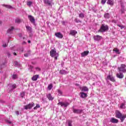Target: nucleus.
<instances>
[{
  "label": "nucleus",
  "mask_w": 126,
  "mask_h": 126,
  "mask_svg": "<svg viewBox=\"0 0 126 126\" xmlns=\"http://www.w3.org/2000/svg\"><path fill=\"white\" fill-rule=\"evenodd\" d=\"M5 64H6V63H2L1 64V68H2V67H4L5 66Z\"/></svg>",
  "instance_id": "obj_44"
},
{
  "label": "nucleus",
  "mask_w": 126,
  "mask_h": 126,
  "mask_svg": "<svg viewBox=\"0 0 126 126\" xmlns=\"http://www.w3.org/2000/svg\"><path fill=\"white\" fill-rule=\"evenodd\" d=\"M80 90L82 91V92H88L89 91V89H88V87L86 86H83L80 87Z\"/></svg>",
  "instance_id": "obj_9"
},
{
  "label": "nucleus",
  "mask_w": 126,
  "mask_h": 126,
  "mask_svg": "<svg viewBox=\"0 0 126 126\" xmlns=\"http://www.w3.org/2000/svg\"><path fill=\"white\" fill-rule=\"evenodd\" d=\"M2 46L3 48H5L7 46V45H6L5 43H4Z\"/></svg>",
  "instance_id": "obj_52"
},
{
  "label": "nucleus",
  "mask_w": 126,
  "mask_h": 126,
  "mask_svg": "<svg viewBox=\"0 0 126 126\" xmlns=\"http://www.w3.org/2000/svg\"><path fill=\"white\" fill-rule=\"evenodd\" d=\"M5 7H6L7 8H9V9L13 8L12 6L10 5H5Z\"/></svg>",
  "instance_id": "obj_35"
},
{
  "label": "nucleus",
  "mask_w": 126,
  "mask_h": 126,
  "mask_svg": "<svg viewBox=\"0 0 126 126\" xmlns=\"http://www.w3.org/2000/svg\"><path fill=\"white\" fill-rule=\"evenodd\" d=\"M114 51L117 54H120V50H119V49H116Z\"/></svg>",
  "instance_id": "obj_46"
},
{
  "label": "nucleus",
  "mask_w": 126,
  "mask_h": 126,
  "mask_svg": "<svg viewBox=\"0 0 126 126\" xmlns=\"http://www.w3.org/2000/svg\"><path fill=\"white\" fill-rule=\"evenodd\" d=\"M41 106H40L39 104H36V106L33 108V110H37V109H39V108H40Z\"/></svg>",
  "instance_id": "obj_37"
},
{
  "label": "nucleus",
  "mask_w": 126,
  "mask_h": 126,
  "mask_svg": "<svg viewBox=\"0 0 126 126\" xmlns=\"http://www.w3.org/2000/svg\"><path fill=\"white\" fill-rule=\"evenodd\" d=\"M15 88H16V84H14L10 86L9 89L10 91H12V90L15 89Z\"/></svg>",
  "instance_id": "obj_22"
},
{
  "label": "nucleus",
  "mask_w": 126,
  "mask_h": 126,
  "mask_svg": "<svg viewBox=\"0 0 126 126\" xmlns=\"http://www.w3.org/2000/svg\"><path fill=\"white\" fill-rule=\"evenodd\" d=\"M55 36L57 38H59V39H62L63 37V35L61 32H56Z\"/></svg>",
  "instance_id": "obj_13"
},
{
  "label": "nucleus",
  "mask_w": 126,
  "mask_h": 126,
  "mask_svg": "<svg viewBox=\"0 0 126 126\" xmlns=\"http://www.w3.org/2000/svg\"><path fill=\"white\" fill-rule=\"evenodd\" d=\"M74 21H75L76 22V23H81V21H80V20L77 19V18H76L74 20Z\"/></svg>",
  "instance_id": "obj_39"
},
{
  "label": "nucleus",
  "mask_w": 126,
  "mask_h": 126,
  "mask_svg": "<svg viewBox=\"0 0 126 126\" xmlns=\"http://www.w3.org/2000/svg\"><path fill=\"white\" fill-rule=\"evenodd\" d=\"M20 96L22 98H23V97H24V96H25V93L24 92L21 93Z\"/></svg>",
  "instance_id": "obj_41"
},
{
  "label": "nucleus",
  "mask_w": 126,
  "mask_h": 126,
  "mask_svg": "<svg viewBox=\"0 0 126 126\" xmlns=\"http://www.w3.org/2000/svg\"><path fill=\"white\" fill-rule=\"evenodd\" d=\"M106 1H107V0H101L102 4H105Z\"/></svg>",
  "instance_id": "obj_45"
},
{
  "label": "nucleus",
  "mask_w": 126,
  "mask_h": 126,
  "mask_svg": "<svg viewBox=\"0 0 126 126\" xmlns=\"http://www.w3.org/2000/svg\"><path fill=\"white\" fill-rule=\"evenodd\" d=\"M121 11L122 14H123L125 12V11H124V9H121Z\"/></svg>",
  "instance_id": "obj_54"
},
{
  "label": "nucleus",
  "mask_w": 126,
  "mask_h": 126,
  "mask_svg": "<svg viewBox=\"0 0 126 126\" xmlns=\"http://www.w3.org/2000/svg\"><path fill=\"white\" fill-rule=\"evenodd\" d=\"M60 74H67L68 73V72L64 70H61L60 71Z\"/></svg>",
  "instance_id": "obj_24"
},
{
  "label": "nucleus",
  "mask_w": 126,
  "mask_h": 126,
  "mask_svg": "<svg viewBox=\"0 0 126 126\" xmlns=\"http://www.w3.org/2000/svg\"><path fill=\"white\" fill-rule=\"evenodd\" d=\"M109 122L112 124H118L119 123V120L115 119L114 117H112L109 119Z\"/></svg>",
  "instance_id": "obj_10"
},
{
  "label": "nucleus",
  "mask_w": 126,
  "mask_h": 126,
  "mask_svg": "<svg viewBox=\"0 0 126 126\" xmlns=\"http://www.w3.org/2000/svg\"><path fill=\"white\" fill-rule=\"evenodd\" d=\"M14 64H15V65H16L17 66H19V65H20L19 63L18 62H17V61L14 62Z\"/></svg>",
  "instance_id": "obj_43"
},
{
  "label": "nucleus",
  "mask_w": 126,
  "mask_h": 126,
  "mask_svg": "<svg viewBox=\"0 0 126 126\" xmlns=\"http://www.w3.org/2000/svg\"><path fill=\"white\" fill-rule=\"evenodd\" d=\"M26 28L27 29V32L28 33H32V28L29 26H26Z\"/></svg>",
  "instance_id": "obj_15"
},
{
  "label": "nucleus",
  "mask_w": 126,
  "mask_h": 126,
  "mask_svg": "<svg viewBox=\"0 0 126 126\" xmlns=\"http://www.w3.org/2000/svg\"><path fill=\"white\" fill-rule=\"evenodd\" d=\"M116 76L118 78H120V79L124 78V75L120 72L116 74Z\"/></svg>",
  "instance_id": "obj_17"
},
{
  "label": "nucleus",
  "mask_w": 126,
  "mask_h": 126,
  "mask_svg": "<svg viewBox=\"0 0 126 126\" xmlns=\"http://www.w3.org/2000/svg\"><path fill=\"white\" fill-rule=\"evenodd\" d=\"M107 30H109V27L107 25L102 24L99 30V32H106Z\"/></svg>",
  "instance_id": "obj_2"
},
{
  "label": "nucleus",
  "mask_w": 126,
  "mask_h": 126,
  "mask_svg": "<svg viewBox=\"0 0 126 126\" xmlns=\"http://www.w3.org/2000/svg\"><path fill=\"white\" fill-rule=\"evenodd\" d=\"M118 26L119 27H120V28H121V29H123V28H125V26H122V25H118Z\"/></svg>",
  "instance_id": "obj_47"
},
{
  "label": "nucleus",
  "mask_w": 126,
  "mask_h": 126,
  "mask_svg": "<svg viewBox=\"0 0 126 126\" xmlns=\"http://www.w3.org/2000/svg\"><path fill=\"white\" fill-rule=\"evenodd\" d=\"M94 41H100L102 39V36L97 35L94 36Z\"/></svg>",
  "instance_id": "obj_14"
},
{
  "label": "nucleus",
  "mask_w": 126,
  "mask_h": 126,
  "mask_svg": "<svg viewBox=\"0 0 126 126\" xmlns=\"http://www.w3.org/2000/svg\"><path fill=\"white\" fill-rule=\"evenodd\" d=\"M33 3V2L31 1H28L27 2V5L28 6H31V5H32Z\"/></svg>",
  "instance_id": "obj_30"
},
{
  "label": "nucleus",
  "mask_w": 126,
  "mask_h": 126,
  "mask_svg": "<svg viewBox=\"0 0 126 126\" xmlns=\"http://www.w3.org/2000/svg\"><path fill=\"white\" fill-rule=\"evenodd\" d=\"M58 105H60L62 107L66 108L67 106H69V103L68 102H59Z\"/></svg>",
  "instance_id": "obj_4"
},
{
  "label": "nucleus",
  "mask_w": 126,
  "mask_h": 126,
  "mask_svg": "<svg viewBox=\"0 0 126 126\" xmlns=\"http://www.w3.org/2000/svg\"><path fill=\"white\" fill-rule=\"evenodd\" d=\"M12 78L13 79H16V78H17V75H16V74H13L12 76Z\"/></svg>",
  "instance_id": "obj_38"
},
{
  "label": "nucleus",
  "mask_w": 126,
  "mask_h": 126,
  "mask_svg": "<svg viewBox=\"0 0 126 126\" xmlns=\"http://www.w3.org/2000/svg\"><path fill=\"white\" fill-rule=\"evenodd\" d=\"M77 34V32L75 30H71L70 31V34L72 36H75Z\"/></svg>",
  "instance_id": "obj_21"
},
{
  "label": "nucleus",
  "mask_w": 126,
  "mask_h": 126,
  "mask_svg": "<svg viewBox=\"0 0 126 126\" xmlns=\"http://www.w3.org/2000/svg\"><path fill=\"white\" fill-rule=\"evenodd\" d=\"M64 65V62H62L61 66H63Z\"/></svg>",
  "instance_id": "obj_53"
},
{
  "label": "nucleus",
  "mask_w": 126,
  "mask_h": 126,
  "mask_svg": "<svg viewBox=\"0 0 126 126\" xmlns=\"http://www.w3.org/2000/svg\"><path fill=\"white\" fill-rule=\"evenodd\" d=\"M7 55L9 57H10V54L9 53H7Z\"/></svg>",
  "instance_id": "obj_60"
},
{
  "label": "nucleus",
  "mask_w": 126,
  "mask_h": 126,
  "mask_svg": "<svg viewBox=\"0 0 126 126\" xmlns=\"http://www.w3.org/2000/svg\"><path fill=\"white\" fill-rule=\"evenodd\" d=\"M85 16V14H84V13H81L79 14V17L80 18H82V19L84 18Z\"/></svg>",
  "instance_id": "obj_28"
},
{
  "label": "nucleus",
  "mask_w": 126,
  "mask_h": 126,
  "mask_svg": "<svg viewBox=\"0 0 126 126\" xmlns=\"http://www.w3.org/2000/svg\"><path fill=\"white\" fill-rule=\"evenodd\" d=\"M123 116V114L120 112V111H117L116 113V117L118 118V119H120L122 116Z\"/></svg>",
  "instance_id": "obj_18"
},
{
  "label": "nucleus",
  "mask_w": 126,
  "mask_h": 126,
  "mask_svg": "<svg viewBox=\"0 0 126 126\" xmlns=\"http://www.w3.org/2000/svg\"><path fill=\"white\" fill-rule=\"evenodd\" d=\"M118 69L119 71H121L122 72H126V66L124 64H122L120 67H118Z\"/></svg>",
  "instance_id": "obj_5"
},
{
  "label": "nucleus",
  "mask_w": 126,
  "mask_h": 126,
  "mask_svg": "<svg viewBox=\"0 0 126 126\" xmlns=\"http://www.w3.org/2000/svg\"><path fill=\"white\" fill-rule=\"evenodd\" d=\"M29 33V35H30V37H32V32H31V33Z\"/></svg>",
  "instance_id": "obj_57"
},
{
  "label": "nucleus",
  "mask_w": 126,
  "mask_h": 126,
  "mask_svg": "<svg viewBox=\"0 0 126 126\" xmlns=\"http://www.w3.org/2000/svg\"><path fill=\"white\" fill-rule=\"evenodd\" d=\"M15 113L16 114V115H17V116L19 115V111H16L15 112Z\"/></svg>",
  "instance_id": "obj_51"
},
{
  "label": "nucleus",
  "mask_w": 126,
  "mask_h": 126,
  "mask_svg": "<svg viewBox=\"0 0 126 126\" xmlns=\"http://www.w3.org/2000/svg\"><path fill=\"white\" fill-rule=\"evenodd\" d=\"M68 126H72V121L69 120L67 121Z\"/></svg>",
  "instance_id": "obj_32"
},
{
  "label": "nucleus",
  "mask_w": 126,
  "mask_h": 126,
  "mask_svg": "<svg viewBox=\"0 0 126 126\" xmlns=\"http://www.w3.org/2000/svg\"><path fill=\"white\" fill-rule=\"evenodd\" d=\"M35 69L37 71H40L41 70V68H40V67H35Z\"/></svg>",
  "instance_id": "obj_48"
},
{
  "label": "nucleus",
  "mask_w": 126,
  "mask_h": 126,
  "mask_svg": "<svg viewBox=\"0 0 126 126\" xmlns=\"http://www.w3.org/2000/svg\"><path fill=\"white\" fill-rule=\"evenodd\" d=\"M20 51H21V52H23V51H24V49L23 48V47H21L20 49Z\"/></svg>",
  "instance_id": "obj_50"
},
{
  "label": "nucleus",
  "mask_w": 126,
  "mask_h": 126,
  "mask_svg": "<svg viewBox=\"0 0 126 126\" xmlns=\"http://www.w3.org/2000/svg\"><path fill=\"white\" fill-rule=\"evenodd\" d=\"M89 54V51H84L81 54V57H86Z\"/></svg>",
  "instance_id": "obj_23"
},
{
  "label": "nucleus",
  "mask_w": 126,
  "mask_h": 126,
  "mask_svg": "<svg viewBox=\"0 0 126 126\" xmlns=\"http://www.w3.org/2000/svg\"><path fill=\"white\" fill-rule=\"evenodd\" d=\"M8 42H9V40H8Z\"/></svg>",
  "instance_id": "obj_63"
},
{
  "label": "nucleus",
  "mask_w": 126,
  "mask_h": 126,
  "mask_svg": "<svg viewBox=\"0 0 126 126\" xmlns=\"http://www.w3.org/2000/svg\"><path fill=\"white\" fill-rule=\"evenodd\" d=\"M0 24H1V21H0Z\"/></svg>",
  "instance_id": "obj_62"
},
{
  "label": "nucleus",
  "mask_w": 126,
  "mask_h": 126,
  "mask_svg": "<svg viewBox=\"0 0 126 126\" xmlns=\"http://www.w3.org/2000/svg\"><path fill=\"white\" fill-rule=\"evenodd\" d=\"M28 43H31V41L30 40H29Z\"/></svg>",
  "instance_id": "obj_61"
},
{
  "label": "nucleus",
  "mask_w": 126,
  "mask_h": 126,
  "mask_svg": "<svg viewBox=\"0 0 126 126\" xmlns=\"http://www.w3.org/2000/svg\"><path fill=\"white\" fill-rule=\"evenodd\" d=\"M31 54V51L30 50H29L27 53L24 54V57H26L27 58L28 57H29V56H30Z\"/></svg>",
  "instance_id": "obj_27"
},
{
  "label": "nucleus",
  "mask_w": 126,
  "mask_h": 126,
  "mask_svg": "<svg viewBox=\"0 0 126 126\" xmlns=\"http://www.w3.org/2000/svg\"><path fill=\"white\" fill-rule=\"evenodd\" d=\"M80 95L81 98H86L87 97V94L82 92L80 93Z\"/></svg>",
  "instance_id": "obj_16"
},
{
  "label": "nucleus",
  "mask_w": 126,
  "mask_h": 126,
  "mask_svg": "<svg viewBox=\"0 0 126 126\" xmlns=\"http://www.w3.org/2000/svg\"><path fill=\"white\" fill-rule=\"evenodd\" d=\"M19 36L20 37V38L22 37V34L19 33Z\"/></svg>",
  "instance_id": "obj_56"
},
{
  "label": "nucleus",
  "mask_w": 126,
  "mask_h": 126,
  "mask_svg": "<svg viewBox=\"0 0 126 126\" xmlns=\"http://www.w3.org/2000/svg\"><path fill=\"white\" fill-rule=\"evenodd\" d=\"M28 18L32 23H35V18L32 15H29Z\"/></svg>",
  "instance_id": "obj_12"
},
{
  "label": "nucleus",
  "mask_w": 126,
  "mask_h": 126,
  "mask_svg": "<svg viewBox=\"0 0 126 126\" xmlns=\"http://www.w3.org/2000/svg\"><path fill=\"white\" fill-rule=\"evenodd\" d=\"M105 18H110V13H106L104 14Z\"/></svg>",
  "instance_id": "obj_31"
},
{
  "label": "nucleus",
  "mask_w": 126,
  "mask_h": 126,
  "mask_svg": "<svg viewBox=\"0 0 126 126\" xmlns=\"http://www.w3.org/2000/svg\"><path fill=\"white\" fill-rule=\"evenodd\" d=\"M29 70H30L31 72L33 71V66L30 65L29 68Z\"/></svg>",
  "instance_id": "obj_40"
},
{
  "label": "nucleus",
  "mask_w": 126,
  "mask_h": 126,
  "mask_svg": "<svg viewBox=\"0 0 126 126\" xmlns=\"http://www.w3.org/2000/svg\"><path fill=\"white\" fill-rule=\"evenodd\" d=\"M14 30V28L13 27H11L10 28L8 29V30L7 31L6 35L7 36H9V34H12V32H13V30Z\"/></svg>",
  "instance_id": "obj_8"
},
{
  "label": "nucleus",
  "mask_w": 126,
  "mask_h": 126,
  "mask_svg": "<svg viewBox=\"0 0 126 126\" xmlns=\"http://www.w3.org/2000/svg\"><path fill=\"white\" fill-rule=\"evenodd\" d=\"M62 23L63 25H65V22L64 21H62Z\"/></svg>",
  "instance_id": "obj_55"
},
{
  "label": "nucleus",
  "mask_w": 126,
  "mask_h": 126,
  "mask_svg": "<svg viewBox=\"0 0 126 126\" xmlns=\"http://www.w3.org/2000/svg\"><path fill=\"white\" fill-rule=\"evenodd\" d=\"M126 115H124L121 116V117L119 119L121 120L122 123H123V122L125 121V119H126Z\"/></svg>",
  "instance_id": "obj_25"
},
{
  "label": "nucleus",
  "mask_w": 126,
  "mask_h": 126,
  "mask_svg": "<svg viewBox=\"0 0 126 126\" xmlns=\"http://www.w3.org/2000/svg\"><path fill=\"white\" fill-rule=\"evenodd\" d=\"M38 77H39V75H34L32 78V81H36Z\"/></svg>",
  "instance_id": "obj_20"
},
{
  "label": "nucleus",
  "mask_w": 126,
  "mask_h": 126,
  "mask_svg": "<svg viewBox=\"0 0 126 126\" xmlns=\"http://www.w3.org/2000/svg\"><path fill=\"white\" fill-rule=\"evenodd\" d=\"M57 92L59 96H61V95H63V91H62L61 90H57Z\"/></svg>",
  "instance_id": "obj_33"
},
{
  "label": "nucleus",
  "mask_w": 126,
  "mask_h": 126,
  "mask_svg": "<svg viewBox=\"0 0 126 126\" xmlns=\"http://www.w3.org/2000/svg\"><path fill=\"white\" fill-rule=\"evenodd\" d=\"M5 121L6 123H7V124H8L9 125L12 124V122H11V121H9L8 119H6Z\"/></svg>",
  "instance_id": "obj_36"
},
{
  "label": "nucleus",
  "mask_w": 126,
  "mask_h": 126,
  "mask_svg": "<svg viewBox=\"0 0 126 126\" xmlns=\"http://www.w3.org/2000/svg\"><path fill=\"white\" fill-rule=\"evenodd\" d=\"M83 112V110L79 109H75L73 107V113L74 114H80Z\"/></svg>",
  "instance_id": "obj_7"
},
{
  "label": "nucleus",
  "mask_w": 126,
  "mask_h": 126,
  "mask_svg": "<svg viewBox=\"0 0 126 126\" xmlns=\"http://www.w3.org/2000/svg\"><path fill=\"white\" fill-rule=\"evenodd\" d=\"M50 56L52 58H54L55 61L58 60V57H59V53H57L56 49H52L50 51Z\"/></svg>",
  "instance_id": "obj_1"
},
{
  "label": "nucleus",
  "mask_w": 126,
  "mask_h": 126,
  "mask_svg": "<svg viewBox=\"0 0 126 126\" xmlns=\"http://www.w3.org/2000/svg\"><path fill=\"white\" fill-rule=\"evenodd\" d=\"M47 98H48V99L50 100L51 101H53L54 100V97L53 96H52V94H48L46 95Z\"/></svg>",
  "instance_id": "obj_19"
},
{
  "label": "nucleus",
  "mask_w": 126,
  "mask_h": 126,
  "mask_svg": "<svg viewBox=\"0 0 126 126\" xmlns=\"http://www.w3.org/2000/svg\"><path fill=\"white\" fill-rule=\"evenodd\" d=\"M93 10L94 11V12H96V11H97V9L96 8H95V7H93Z\"/></svg>",
  "instance_id": "obj_49"
},
{
  "label": "nucleus",
  "mask_w": 126,
  "mask_h": 126,
  "mask_svg": "<svg viewBox=\"0 0 126 126\" xmlns=\"http://www.w3.org/2000/svg\"><path fill=\"white\" fill-rule=\"evenodd\" d=\"M107 3L108 4H110V5H114V2L112 0H108Z\"/></svg>",
  "instance_id": "obj_29"
},
{
  "label": "nucleus",
  "mask_w": 126,
  "mask_h": 126,
  "mask_svg": "<svg viewBox=\"0 0 126 126\" xmlns=\"http://www.w3.org/2000/svg\"><path fill=\"white\" fill-rule=\"evenodd\" d=\"M106 81L110 80V81H112V82H116V79H115V78L111 75H109L106 77Z\"/></svg>",
  "instance_id": "obj_6"
},
{
  "label": "nucleus",
  "mask_w": 126,
  "mask_h": 126,
  "mask_svg": "<svg viewBox=\"0 0 126 126\" xmlns=\"http://www.w3.org/2000/svg\"><path fill=\"white\" fill-rule=\"evenodd\" d=\"M26 44V42H25V41H24L23 42V44Z\"/></svg>",
  "instance_id": "obj_59"
},
{
  "label": "nucleus",
  "mask_w": 126,
  "mask_h": 126,
  "mask_svg": "<svg viewBox=\"0 0 126 126\" xmlns=\"http://www.w3.org/2000/svg\"><path fill=\"white\" fill-rule=\"evenodd\" d=\"M120 108V109H126V102L121 103Z\"/></svg>",
  "instance_id": "obj_26"
},
{
  "label": "nucleus",
  "mask_w": 126,
  "mask_h": 126,
  "mask_svg": "<svg viewBox=\"0 0 126 126\" xmlns=\"http://www.w3.org/2000/svg\"><path fill=\"white\" fill-rule=\"evenodd\" d=\"M20 19H18V18H17V19H16V20H15V23H20Z\"/></svg>",
  "instance_id": "obj_42"
},
{
  "label": "nucleus",
  "mask_w": 126,
  "mask_h": 126,
  "mask_svg": "<svg viewBox=\"0 0 126 126\" xmlns=\"http://www.w3.org/2000/svg\"><path fill=\"white\" fill-rule=\"evenodd\" d=\"M43 2L47 5L51 6L52 5L53 1H52V0H43Z\"/></svg>",
  "instance_id": "obj_11"
},
{
  "label": "nucleus",
  "mask_w": 126,
  "mask_h": 126,
  "mask_svg": "<svg viewBox=\"0 0 126 126\" xmlns=\"http://www.w3.org/2000/svg\"><path fill=\"white\" fill-rule=\"evenodd\" d=\"M52 88H53V84H50L47 87L48 90H52Z\"/></svg>",
  "instance_id": "obj_34"
},
{
  "label": "nucleus",
  "mask_w": 126,
  "mask_h": 126,
  "mask_svg": "<svg viewBox=\"0 0 126 126\" xmlns=\"http://www.w3.org/2000/svg\"><path fill=\"white\" fill-rule=\"evenodd\" d=\"M13 54L14 56H17V54L15 52L13 53Z\"/></svg>",
  "instance_id": "obj_58"
},
{
  "label": "nucleus",
  "mask_w": 126,
  "mask_h": 126,
  "mask_svg": "<svg viewBox=\"0 0 126 126\" xmlns=\"http://www.w3.org/2000/svg\"><path fill=\"white\" fill-rule=\"evenodd\" d=\"M35 106V103L34 102H32L31 103H29L28 105H25L24 106V109L25 110H28L31 109V108H32V107H34Z\"/></svg>",
  "instance_id": "obj_3"
}]
</instances>
